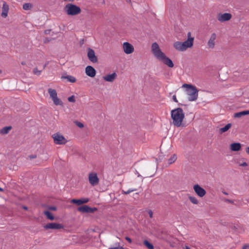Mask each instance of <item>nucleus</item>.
Returning a JSON list of instances; mask_svg holds the SVG:
<instances>
[{
  "mask_svg": "<svg viewBox=\"0 0 249 249\" xmlns=\"http://www.w3.org/2000/svg\"><path fill=\"white\" fill-rule=\"evenodd\" d=\"M171 118L173 120V124L177 126H182V122L185 115L183 109L180 107L173 109L171 112Z\"/></svg>",
  "mask_w": 249,
  "mask_h": 249,
  "instance_id": "nucleus-1",
  "label": "nucleus"
},
{
  "mask_svg": "<svg viewBox=\"0 0 249 249\" xmlns=\"http://www.w3.org/2000/svg\"><path fill=\"white\" fill-rule=\"evenodd\" d=\"M182 87L186 88V93L188 96V100L189 101H195L197 100L198 90L196 87L191 84H184Z\"/></svg>",
  "mask_w": 249,
  "mask_h": 249,
  "instance_id": "nucleus-2",
  "label": "nucleus"
},
{
  "mask_svg": "<svg viewBox=\"0 0 249 249\" xmlns=\"http://www.w3.org/2000/svg\"><path fill=\"white\" fill-rule=\"evenodd\" d=\"M64 10L66 13L70 16L77 15L81 11L80 7L72 3L67 4L65 6Z\"/></svg>",
  "mask_w": 249,
  "mask_h": 249,
  "instance_id": "nucleus-3",
  "label": "nucleus"
},
{
  "mask_svg": "<svg viewBox=\"0 0 249 249\" xmlns=\"http://www.w3.org/2000/svg\"><path fill=\"white\" fill-rule=\"evenodd\" d=\"M52 137L53 139L54 142L56 144H65L67 142V140L65 137L58 133L53 134Z\"/></svg>",
  "mask_w": 249,
  "mask_h": 249,
  "instance_id": "nucleus-4",
  "label": "nucleus"
},
{
  "mask_svg": "<svg viewBox=\"0 0 249 249\" xmlns=\"http://www.w3.org/2000/svg\"><path fill=\"white\" fill-rule=\"evenodd\" d=\"M151 48L153 54L157 59L163 55L164 53L160 50L159 45L156 42L152 44Z\"/></svg>",
  "mask_w": 249,
  "mask_h": 249,
  "instance_id": "nucleus-5",
  "label": "nucleus"
},
{
  "mask_svg": "<svg viewBox=\"0 0 249 249\" xmlns=\"http://www.w3.org/2000/svg\"><path fill=\"white\" fill-rule=\"evenodd\" d=\"M151 48L153 54L157 59L163 55L164 53L160 50L159 45L156 42L152 44Z\"/></svg>",
  "mask_w": 249,
  "mask_h": 249,
  "instance_id": "nucleus-6",
  "label": "nucleus"
},
{
  "mask_svg": "<svg viewBox=\"0 0 249 249\" xmlns=\"http://www.w3.org/2000/svg\"><path fill=\"white\" fill-rule=\"evenodd\" d=\"M77 210L82 213H93L97 211V209L95 207L91 208L88 205H84L79 207Z\"/></svg>",
  "mask_w": 249,
  "mask_h": 249,
  "instance_id": "nucleus-7",
  "label": "nucleus"
},
{
  "mask_svg": "<svg viewBox=\"0 0 249 249\" xmlns=\"http://www.w3.org/2000/svg\"><path fill=\"white\" fill-rule=\"evenodd\" d=\"M158 59L161 61L164 64L167 65L170 68H173L174 66L172 60L167 57L164 53H163V55H162Z\"/></svg>",
  "mask_w": 249,
  "mask_h": 249,
  "instance_id": "nucleus-8",
  "label": "nucleus"
},
{
  "mask_svg": "<svg viewBox=\"0 0 249 249\" xmlns=\"http://www.w3.org/2000/svg\"><path fill=\"white\" fill-rule=\"evenodd\" d=\"M89 181L92 186L97 185L99 182V178L95 173H91L89 175Z\"/></svg>",
  "mask_w": 249,
  "mask_h": 249,
  "instance_id": "nucleus-9",
  "label": "nucleus"
},
{
  "mask_svg": "<svg viewBox=\"0 0 249 249\" xmlns=\"http://www.w3.org/2000/svg\"><path fill=\"white\" fill-rule=\"evenodd\" d=\"M43 227L46 230H60L63 229L64 228V226L62 224L57 223H49L44 225Z\"/></svg>",
  "mask_w": 249,
  "mask_h": 249,
  "instance_id": "nucleus-10",
  "label": "nucleus"
},
{
  "mask_svg": "<svg viewBox=\"0 0 249 249\" xmlns=\"http://www.w3.org/2000/svg\"><path fill=\"white\" fill-rule=\"evenodd\" d=\"M193 188L195 193L199 197H202L206 194L205 190L198 184H195L194 185Z\"/></svg>",
  "mask_w": 249,
  "mask_h": 249,
  "instance_id": "nucleus-11",
  "label": "nucleus"
},
{
  "mask_svg": "<svg viewBox=\"0 0 249 249\" xmlns=\"http://www.w3.org/2000/svg\"><path fill=\"white\" fill-rule=\"evenodd\" d=\"M87 51V55L89 59L92 63L97 62L98 59L97 56L95 55L94 51L90 48H89Z\"/></svg>",
  "mask_w": 249,
  "mask_h": 249,
  "instance_id": "nucleus-12",
  "label": "nucleus"
},
{
  "mask_svg": "<svg viewBox=\"0 0 249 249\" xmlns=\"http://www.w3.org/2000/svg\"><path fill=\"white\" fill-rule=\"evenodd\" d=\"M232 17L230 13L219 14L217 16V19L220 22H225L231 19Z\"/></svg>",
  "mask_w": 249,
  "mask_h": 249,
  "instance_id": "nucleus-13",
  "label": "nucleus"
},
{
  "mask_svg": "<svg viewBox=\"0 0 249 249\" xmlns=\"http://www.w3.org/2000/svg\"><path fill=\"white\" fill-rule=\"evenodd\" d=\"M123 49L126 54H130L134 51L133 46L128 42H124L123 44Z\"/></svg>",
  "mask_w": 249,
  "mask_h": 249,
  "instance_id": "nucleus-14",
  "label": "nucleus"
},
{
  "mask_svg": "<svg viewBox=\"0 0 249 249\" xmlns=\"http://www.w3.org/2000/svg\"><path fill=\"white\" fill-rule=\"evenodd\" d=\"M96 72L95 69L91 66H88L86 68L85 72L89 77H94L96 75Z\"/></svg>",
  "mask_w": 249,
  "mask_h": 249,
  "instance_id": "nucleus-15",
  "label": "nucleus"
},
{
  "mask_svg": "<svg viewBox=\"0 0 249 249\" xmlns=\"http://www.w3.org/2000/svg\"><path fill=\"white\" fill-rule=\"evenodd\" d=\"M242 145L239 142L232 143L230 145V149L232 151L237 152L241 149Z\"/></svg>",
  "mask_w": 249,
  "mask_h": 249,
  "instance_id": "nucleus-16",
  "label": "nucleus"
},
{
  "mask_svg": "<svg viewBox=\"0 0 249 249\" xmlns=\"http://www.w3.org/2000/svg\"><path fill=\"white\" fill-rule=\"evenodd\" d=\"M174 47L178 51H184L185 50L184 44L182 42L176 41L174 43Z\"/></svg>",
  "mask_w": 249,
  "mask_h": 249,
  "instance_id": "nucleus-17",
  "label": "nucleus"
},
{
  "mask_svg": "<svg viewBox=\"0 0 249 249\" xmlns=\"http://www.w3.org/2000/svg\"><path fill=\"white\" fill-rule=\"evenodd\" d=\"M216 35L215 33L211 35V37L208 42V45L210 48H213L214 47V40L216 39Z\"/></svg>",
  "mask_w": 249,
  "mask_h": 249,
  "instance_id": "nucleus-18",
  "label": "nucleus"
},
{
  "mask_svg": "<svg viewBox=\"0 0 249 249\" xmlns=\"http://www.w3.org/2000/svg\"><path fill=\"white\" fill-rule=\"evenodd\" d=\"M117 76V74L115 72H113L110 74H107L103 77V79L107 82H113L114 79L116 78Z\"/></svg>",
  "mask_w": 249,
  "mask_h": 249,
  "instance_id": "nucleus-19",
  "label": "nucleus"
},
{
  "mask_svg": "<svg viewBox=\"0 0 249 249\" xmlns=\"http://www.w3.org/2000/svg\"><path fill=\"white\" fill-rule=\"evenodd\" d=\"M9 11V6L5 2H3L2 5V12L1 16L3 18H6L7 16L8 12Z\"/></svg>",
  "mask_w": 249,
  "mask_h": 249,
  "instance_id": "nucleus-20",
  "label": "nucleus"
},
{
  "mask_svg": "<svg viewBox=\"0 0 249 249\" xmlns=\"http://www.w3.org/2000/svg\"><path fill=\"white\" fill-rule=\"evenodd\" d=\"M194 39V38H188L187 40L182 42L185 50L188 48L191 47L193 45Z\"/></svg>",
  "mask_w": 249,
  "mask_h": 249,
  "instance_id": "nucleus-21",
  "label": "nucleus"
},
{
  "mask_svg": "<svg viewBox=\"0 0 249 249\" xmlns=\"http://www.w3.org/2000/svg\"><path fill=\"white\" fill-rule=\"evenodd\" d=\"M249 114V110H244L241 112H237L234 113V117L235 118H240L243 116L247 115Z\"/></svg>",
  "mask_w": 249,
  "mask_h": 249,
  "instance_id": "nucleus-22",
  "label": "nucleus"
},
{
  "mask_svg": "<svg viewBox=\"0 0 249 249\" xmlns=\"http://www.w3.org/2000/svg\"><path fill=\"white\" fill-rule=\"evenodd\" d=\"M61 79H67L69 82L71 83H75L76 81V78L71 75H62L61 76Z\"/></svg>",
  "mask_w": 249,
  "mask_h": 249,
  "instance_id": "nucleus-23",
  "label": "nucleus"
},
{
  "mask_svg": "<svg viewBox=\"0 0 249 249\" xmlns=\"http://www.w3.org/2000/svg\"><path fill=\"white\" fill-rule=\"evenodd\" d=\"M48 91L52 99L57 96L56 91L55 89L50 88L48 89Z\"/></svg>",
  "mask_w": 249,
  "mask_h": 249,
  "instance_id": "nucleus-24",
  "label": "nucleus"
},
{
  "mask_svg": "<svg viewBox=\"0 0 249 249\" xmlns=\"http://www.w3.org/2000/svg\"><path fill=\"white\" fill-rule=\"evenodd\" d=\"M11 129L12 126H5L0 129V133L2 135L7 134Z\"/></svg>",
  "mask_w": 249,
  "mask_h": 249,
  "instance_id": "nucleus-25",
  "label": "nucleus"
},
{
  "mask_svg": "<svg viewBox=\"0 0 249 249\" xmlns=\"http://www.w3.org/2000/svg\"><path fill=\"white\" fill-rule=\"evenodd\" d=\"M231 124L229 123L227 124L224 127H222L220 128L219 129V132L220 134H222L223 133H224L226 131H227L231 127Z\"/></svg>",
  "mask_w": 249,
  "mask_h": 249,
  "instance_id": "nucleus-26",
  "label": "nucleus"
},
{
  "mask_svg": "<svg viewBox=\"0 0 249 249\" xmlns=\"http://www.w3.org/2000/svg\"><path fill=\"white\" fill-rule=\"evenodd\" d=\"M44 214L46 215V217L50 220H53L55 219V217L53 214L48 211H45L44 212Z\"/></svg>",
  "mask_w": 249,
  "mask_h": 249,
  "instance_id": "nucleus-27",
  "label": "nucleus"
},
{
  "mask_svg": "<svg viewBox=\"0 0 249 249\" xmlns=\"http://www.w3.org/2000/svg\"><path fill=\"white\" fill-rule=\"evenodd\" d=\"M89 201V199L88 198H82L78 199L77 201V205H80L83 204H85Z\"/></svg>",
  "mask_w": 249,
  "mask_h": 249,
  "instance_id": "nucleus-28",
  "label": "nucleus"
},
{
  "mask_svg": "<svg viewBox=\"0 0 249 249\" xmlns=\"http://www.w3.org/2000/svg\"><path fill=\"white\" fill-rule=\"evenodd\" d=\"M52 100L53 101V103L55 105L63 106V104L62 101H61V100L57 97V96L56 97L53 98V99H52Z\"/></svg>",
  "mask_w": 249,
  "mask_h": 249,
  "instance_id": "nucleus-29",
  "label": "nucleus"
},
{
  "mask_svg": "<svg viewBox=\"0 0 249 249\" xmlns=\"http://www.w3.org/2000/svg\"><path fill=\"white\" fill-rule=\"evenodd\" d=\"M177 157L176 154H173L171 156L170 158L168 160V163L170 165L174 163L177 160Z\"/></svg>",
  "mask_w": 249,
  "mask_h": 249,
  "instance_id": "nucleus-30",
  "label": "nucleus"
},
{
  "mask_svg": "<svg viewBox=\"0 0 249 249\" xmlns=\"http://www.w3.org/2000/svg\"><path fill=\"white\" fill-rule=\"evenodd\" d=\"M144 245L148 249H154L153 245L150 243L148 241L145 240L143 241Z\"/></svg>",
  "mask_w": 249,
  "mask_h": 249,
  "instance_id": "nucleus-31",
  "label": "nucleus"
},
{
  "mask_svg": "<svg viewBox=\"0 0 249 249\" xmlns=\"http://www.w3.org/2000/svg\"><path fill=\"white\" fill-rule=\"evenodd\" d=\"M33 7V5L30 3H26L23 5V9L25 10H30Z\"/></svg>",
  "mask_w": 249,
  "mask_h": 249,
  "instance_id": "nucleus-32",
  "label": "nucleus"
},
{
  "mask_svg": "<svg viewBox=\"0 0 249 249\" xmlns=\"http://www.w3.org/2000/svg\"><path fill=\"white\" fill-rule=\"evenodd\" d=\"M114 245V246H111L108 249H125L124 247H120L119 243H115Z\"/></svg>",
  "mask_w": 249,
  "mask_h": 249,
  "instance_id": "nucleus-33",
  "label": "nucleus"
},
{
  "mask_svg": "<svg viewBox=\"0 0 249 249\" xmlns=\"http://www.w3.org/2000/svg\"><path fill=\"white\" fill-rule=\"evenodd\" d=\"M189 199L190 200V201L194 204H197L198 203V200L196 199V197L194 196H190L189 197Z\"/></svg>",
  "mask_w": 249,
  "mask_h": 249,
  "instance_id": "nucleus-34",
  "label": "nucleus"
},
{
  "mask_svg": "<svg viewBox=\"0 0 249 249\" xmlns=\"http://www.w3.org/2000/svg\"><path fill=\"white\" fill-rule=\"evenodd\" d=\"M137 190V189H129V190H128L126 191H125L124 190H122V194L128 195L129 193H130L131 192H134V191H136Z\"/></svg>",
  "mask_w": 249,
  "mask_h": 249,
  "instance_id": "nucleus-35",
  "label": "nucleus"
},
{
  "mask_svg": "<svg viewBox=\"0 0 249 249\" xmlns=\"http://www.w3.org/2000/svg\"><path fill=\"white\" fill-rule=\"evenodd\" d=\"M223 200L225 202L233 204L235 205V206H239V204H237L236 203H234V200H231V199H228V198H224L223 199Z\"/></svg>",
  "mask_w": 249,
  "mask_h": 249,
  "instance_id": "nucleus-36",
  "label": "nucleus"
},
{
  "mask_svg": "<svg viewBox=\"0 0 249 249\" xmlns=\"http://www.w3.org/2000/svg\"><path fill=\"white\" fill-rule=\"evenodd\" d=\"M41 71H38L37 68H35L33 70V73L37 75H39L41 74Z\"/></svg>",
  "mask_w": 249,
  "mask_h": 249,
  "instance_id": "nucleus-37",
  "label": "nucleus"
},
{
  "mask_svg": "<svg viewBox=\"0 0 249 249\" xmlns=\"http://www.w3.org/2000/svg\"><path fill=\"white\" fill-rule=\"evenodd\" d=\"M68 100L70 102L74 103L75 102V98L74 95H72L68 98Z\"/></svg>",
  "mask_w": 249,
  "mask_h": 249,
  "instance_id": "nucleus-38",
  "label": "nucleus"
},
{
  "mask_svg": "<svg viewBox=\"0 0 249 249\" xmlns=\"http://www.w3.org/2000/svg\"><path fill=\"white\" fill-rule=\"evenodd\" d=\"M75 124L80 128H83L84 127V124L81 122L76 121L75 122Z\"/></svg>",
  "mask_w": 249,
  "mask_h": 249,
  "instance_id": "nucleus-39",
  "label": "nucleus"
},
{
  "mask_svg": "<svg viewBox=\"0 0 249 249\" xmlns=\"http://www.w3.org/2000/svg\"><path fill=\"white\" fill-rule=\"evenodd\" d=\"M48 209L49 210H51V211H56V207L55 206H50L48 208Z\"/></svg>",
  "mask_w": 249,
  "mask_h": 249,
  "instance_id": "nucleus-40",
  "label": "nucleus"
},
{
  "mask_svg": "<svg viewBox=\"0 0 249 249\" xmlns=\"http://www.w3.org/2000/svg\"><path fill=\"white\" fill-rule=\"evenodd\" d=\"M148 213L149 214V217L150 218H152L153 217V212L152 210H150L148 211Z\"/></svg>",
  "mask_w": 249,
  "mask_h": 249,
  "instance_id": "nucleus-41",
  "label": "nucleus"
},
{
  "mask_svg": "<svg viewBox=\"0 0 249 249\" xmlns=\"http://www.w3.org/2000/svg\"><path fill=\"white\" fill-rule=\"evenodd\" d=\"M77 201H78V199H72L71 200V203H72L73 204H77Z\"/></svg>",
  "mask_w": 249,
  "mask_h": 249,
  "instance_id": "nucleus-42",
  "label": "nucleus"
},
{
  "mask_svg": "<svg viewBox=\"0 0 249 249\" xmlns=\"http://www.w3.org/2000/svg\"><path fill=\"white\" fill-rule=\"evenodd\" d=\"M125 239L126 241H127L129 243H132V240L130 238H129V237L128 236H126L125 237Z\"/></svg>",
  "mask_w": 249,
  "mask_h": 249,
  "instance_id": "nucleus-43",
  "label": "nucleus"
},
{
  "mask_svg": "<svg viewBox=\"0 0 249 249\" xmlns=\"http://www.w3.org/2000/svg\"><path fill=\"white\" fill-rule=\"evenodd\" d=\"M242 249H249V244H245L243 247Z\"/></svg>",
  "mask_w": 249,
  "mask_h": 249,
  "instance_id": "nucleus-44",
  "label": "nucleus"
},
{
  "mask_svg": "<svg viewBox=\"0 0 249 249\" xmlns=\"http://www.w3.org/2000/svg\"><path fill=\"white\" fill-rule=\"evenodd\" d=\"M173 100H174V102H175L176 103H178V102L176 96L175 95L173 96Z\"/></svg>",
  "mask_w": 249,
  "mask_h": 249,
  "instance_id": "nucleus-45",
  "label": "nucleus"
},
{
  "mask_svg": "<svg viewBox=\"0 0 249 249\" xmlns=\"http://www.w3.org/2000/svg\"><path fill=\"white\" fill-rule=\"evenodd\" d=\"M247 165H248V164L246 162H244L240 164V166H247Z\"/></svg>",
  "mask_w": 249,
  "mask_h": 249,
  "instance_id": "nucleus-46",
  "label": "nucleus"
},
{
  "mask_svg": "<svg viewBox=\"0 0 249 249\" xmlns=\"http://www.w3.org/2000/svg\"><path fill=\"white\" fill-rule=\"evenodd\" d=\"M30 159H35L36 158V155H33L29 156Z\"/></svg>",
  "mask_w": 249,
  "mask_h": 249,
  "instance_id": "nucleus-47",
  "label": "nucleus"
},
{
  "mask_svg": "<svg viewBox=\"0 0 249 249\" xmlns=\"http://www.w3.org/2000/svg\"><path fill=\"white\" fill-rule=\"evenodd\" d=\"M246 152L249 155V146L246 148Z\"/></svg>",
  "mask_w": 249,
  "mask_h": 249,
  "instance_id": "nucleus-48",
  "label": "nucleus"
},
{
  "mask_svg": "<svg viewBox=\"0 0 249 249\" xmlns=\"http://www.w3.org/2000/svg\"><path fill=\"white\" fill-rule=\"evenodd\" d=\"M187 36H188V38H192V37H191V33L190 32L188 33Z\"/></svg>",
  "mask_w": 249,
  "mask_h": 249,
  "instance_id": "nucleus-49",
  "label": "nucleus"
},
{
  "mask_svg": "<svg viewBox=\"0 0 249 249\" xmlns=\"http://www.w3.org/2000/svg\"><path fill=\"white\" fill-rule=\"evenodd\" d=\"M84 39H81L80 41V45H82L84 43Z\"/></svg>",
  "mask_w": 249,
  "mask_h": 249,
  "instance_id": "nucleus-50",
  "label": "nucleus"
},
{
  "mask_svg": "<svg viewBox=\"0 0 249 249\" xmlns=\"http://www.w3.org/2000/svg\"><path fill=\"white\" fill-rule=\"evenodd\" d=\"M22 208L25 210H28V207L27 206H22Z\"/></svg>",
  "mask_w": 249,
  "mask_h": 249,
  "instance_id": "nucleus-51",
  "label": "nucleus"
},
{
  "mask_svg": "<svg viewBox=\"0 0 249 249\" xmlns=\"http://www.w3.org/2000/svg\"><path fill=\"white\" fill-rule=\"evenodd\" d=\"M223 192V193L224 195H228V193H227V192Z\"/></svg>",
  "mask_w": 249,
  "mask_h": 249,
  "instance_id": "nucleus-52",
  "label": "nucleus"
},
{
  "mask_svg": "<svg viewBox=\"0 0 249 249\" xmlns=\"http://www.w3.org/2000/svg\"><path fill=\"white\" fill-rule=\"evenodd\" d=\"M185 249H191L188 246H185Z\"/></svg>",
  "mask_w": 249,
  "mask_h": 249,
  "instance_id": "nucleus-53",
  "label": "nucleus"
},
{
  "mask_svg": "<svg viewBox=\"0 0 249 249\" xmlns=\"http://www.w3.org/2000/svg\"><path fill=\"white\" fill-rule=\"evenodd\" d=\"M3 189L2 188H1V187H0V192H3Z\"/></svg>",
  "mask_w": 249,
  "mask_h": 249,
  "instance_id": "nucleus-54",
  "label": "nucleus"
},
{
  "mask_svg": "<svg viewBox=\"0 0 249 249\" xmlns=\"http://www.w3.org/2000/svg\"><path fill=\"white\" fill-rule=\"evenodd\" d=\"M47 65V64H45V65L44 66V68H45V67Z\"/></svg>",
  "mask_w": 249,
  "mask_h": 249,
  "instance_id": "nucleus-55",
  "label": "nucleus"
},
{
  "mask_svg": "<svg viewBox=\"0 0 249 249\" xmlns=\"http://www.w3.org/2000/svg\"><path fill=\"white\" fill-rule=\"evenodd\" d=\"M127 2H130V0H126Z\"/></svg>",
  "mask_w": 249,
  "mask_h": 249,
  "instance_id": "nucleus-56",
  "label": "nucleus"
},
{
  "mask_svg": "<svg viewBox=\"0 0 249 249\" xmlns=\"http://www.w3.org/2000/svg\"><path fill=\"white\" fill-rule=\"evenodd\" d=\"M2 73V71L0 69V73Z\"/></svg>",
  "mask_w": 249,
  "mask_h": 249,
  "instance_id": "nucleus-57",
  "label": "nucleus"
},
{
  "mask_svg": "<svg viewBox=\"0 0 249 249\" xmlns=\"http://www.w3.org/2000/svg\"><path fill=\"white\" fill-rule=\"evenodd\" d=\"M47 31H45V33H46V34L48 33V32H47Z\"/></svg>",
  "mask_w": 249,
  "mask_h": 249,
  "instance_id": "nucleus-58",
  "label": "nucleus"
},
{
  "mask_svg": "<svg viewBox=\"0 0 249 249\" xmlns=\"http://www.w3.org/2000/svg\"><path fill=\"white\" fill-rule=\"evenodd\" d=\"M47 31H45V33H46V34L48 33V32H47Z\"/></svg>",
  "mask_w": 249,
  "mask_h": 249,
  "instance_id": "nucleus-59",
  "label": "nucleus"
}]
</instances>
